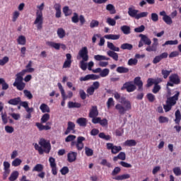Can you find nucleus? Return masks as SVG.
I'll list each match as a JSON object with an SVG mask.
<instances>
[{
    "label": "nucleus",
    "mask_w": 181,
    "mask_h": 181,
    "mask_svg": "<svg viewBox=\"0 0 181 181\" xmlns=\"http://www.w3.org/2000/svg\"><path fill=\"white\" fill-rule=\"evenodd\" d=\"M23 94H24L25 97H26V98H28V100H32V98H33V95H32V93H30V90H24Z\"/></svg>",
    "instance_id": "de8ad7c7"
},
{
    "label": "nucleus",
    "mask_w": 181,
    "mask_h": 181,
    "mask_svg": "<svg viewBox=\"0 0 181 181\" xmlns=\"http://www.w3.org/2000/svg\"><path fill=\"white\" fill-rule=\"evenodd\" d=\"M139 10L132 8L131 7L128 9V15L131 16V18H134V19H137Z\"/></svg>",
    "instance_id": "393cba45"
},
{
    "label": "nucleus",
    "mask_w": 181,
    "mask_h": 181,
    "mask_svg": "<svg viewBox=\"0 0 181 181\" xmlns=\"http://www.w3.org/2000/svg\"><path fill=\"white\" fill-rule=\"evenodd\" d=\"M47 45L50 47H53L56 50H60V43H57L54 42H47Z\"/></svg>",
    "instance_id": "473e14b6"
},
{
    "label": "nucleus",
    "mask_w": 181,
    "mask_h": 181,
    "mask_svg": "<svg viewBox=\"0 0 181 181\" xmlns=\"http://www.w3.org/2000/svg\"><path fill=\"white\" fill-rule=\"evenodd\" d=\"M68 108H81V103L69 101Z\"/></svg>",
    "instance_id": "2f4dec72"
},
{
    "label": "nucleus",
    "mask_w": 181,
    "mask_h": 181,
    "mask_svg": "<svg viewBox=\"0 0 181 181\" xmlns=\"http://www.w3.org/2000/svg\"><path fill=\"white\" fill-rule=\"evenodd\" d=\"M113 95L115 100L120 103V104H117L115 105V108L117 110L120 115H124L127 111H130V110H132V105L131 104V101L127 100V98L124 96H121V94H119L118 92H115Z\"/></svg>",
    "instance_id": "f03ea898"
},
{
    "label": "nucleus",
    "mask_w": 181,
    "mask_h": 181,
    "mask_svg": "<svg viewBox=\"0 0 181 181\" xmlns=\"http://www.w3.org/2000/svg\"><path fill=\"white\" fill-rule=\"evenodd\" d=\"M127 64L129 66H136V64H138V59H136V58H131L129 59Z\"/></svg>",
    "instance_id": "5fc2aeb1"
},
{
    "label": "nucleus",
    "mask_w": 181,
    "mask_h": 181,
    "mask_svg": "<svg viewBox=\"0 0 181 181\" xmlns=\"http://www.w3.org/2000/svg\"><path fill=\"white\" fill-rule=\"evenodd\" d=\"M34 148L35 151H38L40 155H43V153H50V151H52V144H50V141L40 139L39 144H35Z\"/></svg>",
    "instance_id": "7ed1b4c3"
},
{
    "label": "nucleus",
    "mask_w": 181,
    "mask_h": 181,
    "mask_svg": "<svg viewBox=\"0 0 181 181\" xmlns=\"http://www.w3.org/2000/svg\"><path fill=\"white\" fill-rule=\"evenodd\" d=\"M21 163H22V160L19 158H16L13 162H12V165L17 167L21 165Z\"/></svg>",
    "instance_id": "338daca9"
},
{
    "label": "nucleus",
    "mask_w": 181,
    "mask_h": 181,
    "mask_svg": "<svg viewBox=\"0 0 181 181\" xmlns=\"http://www.w3.org/2000/svg\"><path fill=\"white\" fill-rule=\"evenodd\" d=\"M8 62H9V57H4L3 59H0V66H5Z\"/></svg>",
    "instance_id": "69168bd1"
},
{
    "label": "nucleus",
    "mask_w": 181,
    "mask_h": 181,
    "mask_svg": "<svg viewBox=\"0 0 181 181\" xmlns=\"http://www.w3.org/2000/svg\"><path fill=\"white\" fill-rule=\"evenodd\" d=\"M139 36V37H141L139 42V47H142L144 45H146L147 46H151V45L152 44V41L151 40V39H149V37H148V36L144 34H140Z\"/></svg>",
    "instance_id": "1a4fd4ad"
},
{
    "label": "nucleus",
    "mask_w": 181,
    "mask_h": 181,
    "mask_svg": "<svg viewBox=\"0 0 181 181\" xmlns=\"http://www.w3.org/2000/svg\"><path fill=\"white\" fill-rule=\"evenodd\" d=\"M110 74V69H104L103 70H101L100 73V77H107Z\"/></svg>",
    "instance_id": "864d4df0"
},
{
    "label": "nucleus",
    "mask_w": 181,
    "mask_h": 181,
    "mask_svg": "<svg viewBox=\"0 0 181 181\" xmlns=\"http://www.w3.org/2000/svg\"><path fill=\"white\" fill-rule=\"evenodd\" d=\"M106 9L110 12V15H114L117 13V11L115 10V6L114 5L109 4L106 6Z\"/></svg>",
    "instance_id": "7c9ffc66"
},
{
    "label": "nucleus",
    "mask_w": 181,
    "mask_h": 181,
    "mask_svg": "<svg viewBox=\"0 0 181 181\" xmlns=\"http://www.w3.org/2000/svg\"><path fill=\"white\" fill-rule=\"evenodd\" d=\"M72 134H76V124L73 122H68V127L64 132L65 135H69L70 132Z\"/></svg>",
    "instance_id": "dca6fc26"
},
{
    "label": "nucleus",
    "mask_w": 181,
    "mask_h": 181,
    "mask_svg": "<svg viewBox=\"0 0 181 181\" xmlns=\"http://www.w3.org/2000/svg\"><path fill=\"white\" fill-rule=\"evenodd\" d=\"M158 45H159L158 42V38H153V43L151 46L148 45L146 48V52H156L158 50Z\"/></svg>",
    "instance_id": "a211bd4d"
},
{
    "label": "nucleus",
    "mask_w": 181,
    "mask_h": 181,
    "mask_svg": "<svg viewBox=\"0 0 181 181\" xmlns=\"http://www.w3.org/2000/svg\"><path fill=\"white\" fill-rule=\"evenodd\" d=\"M163 21L167 24V25H172L173 23V21H172V18L169 16H165V17H163Z\"/></svg>",
    "instance_id": "49530a36"
},
{
    "label": "nucleus",
    "mask_w": 181,
    "mask_h": 181,
    "mask_svg": "<svg viewBox=\"0 0 181 181\" xmlns=\"http://www.w3.org/2000/svg\"><path fill=\"white\" fill-rule=\"evenodd\" d=\"M18 177H19V172L13 171L8 177V180L15 181Z\"/></svg>",
    "instance_id": "a19ab883"
},
{
    "label": "nucleus",
    "mask_w": 181,
    "mask_h": 181,
    "mask_svg": "<svg viewBox=\"0 0 181 181\" xmlns=\"http://www.w3.org/2000/svg\"><path fill=\"white\" fill-rule=\"evenodd\" d=\"M121 173V168L119 167H115L114 170L112 171V176H117V175H119V173Z\"/></svg>",
    "instance_id": "13d9d810"
},
{
    "label": "nucleus",
    "mask_w": 181,
    "mask_h": 181,
    "mask_svg": "<svg viewBox=\"0 0 181 181\" xmlns=\"http://www.w3.org/2000/svg\"><path fill=\"white\" fill-rule=\"evenodd\" d=\"M119 159L120 160H125L127 159V155L124 152H120L117 156L113 158L114 162H117Z\"/></svg>",
    "instance_id": "c85d7f7f"
},
{
    "label": "nucleus",
    "mask_w": 181,
    "mask_h": 181,
    "mask_svg": "<svg viewBox=\"0 0 181 181\" xmlns=\"http://www.w3.org/2000/svg\"><path fill=\"white\" fill-rule=\"evenodd\" d=\"M100 76L95 74H88L80 78V81H88V80H98Z\"/></svg>",
    "instance_id": "f3484780"
},
{
    "label": "nucleus",
    "mask_w": 181,
    "mask_h": 181,
    "mask_svg": "<svg viewBox=\"0 0 181 181\" xmlns=\"http://www.w3.org/2000/svg\"><path fill=\"white\" fill-rule=\"evenodd\" d=\"M43 165L42 164H36L35 167L33 168V172H43Z\"/></svg>",
    "instance_id": "79ce46f5"
},
{
    "label": "nucleus",
    "mask_w": 181,
    "mask_h": 181,
    "mask_svg": "<svg viewBox=\"0 0 181 181\" xmlns=\"http://www.w3.org/2000/svg\"><path fill=\"white\" fill-rule=\"evenodd\" d=\"M175 119H174L176 126L174 127V129L177 131V132H180L181 127H180V121H181V113L180 110H177L175 113Z\"/></svg>",
    "instance_id": "9d476101"
},
{
    "label": "nucleus",
    "mask_w": 181,
    "mask_h": 181,
    "mask_svg": "<svg viewBox=\"0 0 181 181\" xmlns=\"http://www.w3.org/2000/svg\"><path fill=\"white\" fill-rule=\"evenodd\" d=\"M68 162L72 163V162H75L76 159H77V153L74 151H70L68 155Z\"/></svg>",
    "instance_id": "b1692460"
},
{
    "label": "nucleus",
    "mask_w": 181,
    "mask_h": 181,
    "mask_svg": "<svg viewBox=\"0 0 181 181\" xmlns=\"http://www.w3.org/2000/svg\"><path fill=\"white\" fill-rule=\"evenodd\" d=\"M40 110L44 114L45 112H50V107H49L48 105L45 103L41 104V105L40 106Z\"/></svg>",
    "instance_id": "4c0bfd02"
},
{
    "label": "nucleus",
    "mask_w": 181,
    "mask_h": 181,
    "mask_svg": "<svg viewBox=\"0 0 181 181\" xmlns=\"http://www.w3.org/2000/svg\"><path fill=\"white\" fill-rule=\"evenodd\" d=\"M94 59H95L97 62H101V61H103V60H110V58L106 57L104 56V55H100V54L95 55V56H94Z\"/></svg>",
    "instance_id": "37998d69"
},
{
    "label": "nucleus",
    "mask_w": 181,
    "mask_h": 181,
    "mask_svg": "<svg viewBox=\"0 0 181 181\" xmlns=\"http://www.w3.org/2000/svg\"><path fill=\"white\" fill-rule=\"evenodd\" d=\"M144 30H145V25H141L139 27L134 28V32L136 33H142V32H144Z\"/></svg>",
    "instance_id": "4d7b16f0"
},
{
    "label": "nucleus",
    "mask_w": 181,
    "mask_h": 181,
    "mask_svg": "<svg viewBox=\"0 0 181 181\" xmlns=\"http://www.w3.org/2000/svg\"><path fill=\"white\" fill-rule=\"evenodd\" d=\"M89 118H94L95 117H98V109L97 106H92L91 109L89 111L88 115Z\"/></svg>",
    "instance_id": "5701e85b"
},
{
    "label": "nucleus",
    "mask_w": 181,
    "mask_h": 181,
    "mask_svg": "<svg viewBox=\"0 0 181 181\" xmlns=\"http://www.w3.org/2000/svg\"><path fill=\"white\" fill-rule=\"evenodd\" d=\"M107 47L110 50L107 52V56L112 57L115 62H118V53L115 52H119V47H115L112 42H107Z\"/></svg>",
    "instance_id": "423d86ee"
},
{
    "label": "nucleus",
    "mask_w": 181,
    "mask_h": 181,
    "mask_svg": "<svg viewBox=\"0 0 181 181\" xmlns=\"http://www.w3.org/2000/svg\"><path fill=\"white\" fill-rule=\"evenodd\" d=\"M105 39H107L108 40H118L121 35H114V34H109L104 36Z\"/></svg>",
    "instance_id": "c756f323"
},
{
    "label": "nucleus",
    "mask_w": 181,
    "mask_h": 181,
    "mask_svg": "<svg viewBox=\"0 0 181 181\" xmlns=\"http://www.w3.org/2000/svg\"><path fill=\"white\" fill-rule=\"evenodd\" d=\"M43 6L45 4L42 3L40 6H38L37 8L39 10L36 12V18L34 21V25H36L37 30H42L43 29Z\"/></svg>",
    "instance_id": "39448f33"
},
{
    "label": "nucleus",
    "mask_w": 181,
    "mask_h": 181,
    "mask_svg": "<svg viewBox=\"0 0 181 181\" xmlns=\"http://www.w3.org/2000/svg\"><path fill=\"white\" fill-rule=\"evenodd\" d=\"M54 9L56 11L55 18H62V5L59 3H56L54 5Z\"/></svg>",
    "instance_id": "4be33fe9"
},
{
    "label": "nucleus",
    "mask_w": 181,
    "mask_h": 181,
    "mask_svg": "<svg viewBox=\"0 0 181 181\" xmlns=\"http://www.w3.org/2000/svg\"><path fill=\"white\" fill-rule=\"evenodd\" d=\"M100 25V22L97 20H93L90 23V27L93 29L94 28H97Z\"/></svg>",
    "instance_id": "0e129e2a"
},
{
    "label": "nucleus",
    "mask_w": 181,
    "mask_h": 181,
    "mask_svg": "<svg viewBox=\"0 0 181 181\" xmlns=\"http://www.w3.org/2000/svg\"><path fill=\"white\" fill-rule=\"evenodd\" d=\"M21 15V13L19 11H16L13 13V17H12V22H16L18 21V18H19V16Z\"/></svg>",
    "instance_id": "bf43d9fd"
},
{
    "label": "nucleus",
    "mask_w": 181,
    "mask_h": 181,
    "mask_svg": "<svg viewBox=\"0 0 181 181\" xmlns=\"http://www.w3.org/2000/svg\"><path fill=\"white\" fill-rule=\"evenodd\" d=\"M58 88L61 92V95L62 97V101L61 102L62 107H64L66 105V100H67V97H66V92L64 91V88H63V86H62L61 83H57Z\"/></svg>",
    "instance_id": "4468645a"
},
{
    "label": "nucleus",
    "mask_w": 181,
    "mask_h": 181,
    "mask_svg": "<svg viewBox=\"0 0 181 181\" xmlns=\"http://www.w3.org/2000/svg\"><path fill=\"white\" fill-rule=\"evenodd\" d=\"M120 29L124 35H129L131 33V27L128 25H123Z\"/></svg>",
    "instance_id": "e433bc0d"
},
{
    "label": "nucleus",
    "mask_w": 181,
    "mask_h": 181,
    "mask_svg": "<svg viewBox=\"0 0 181 181\" xmlns=\"http://www.w3.org/2000/svg\"><path fill=\"white\" fill-rule=\"evenodd\" d=\"M116 71L120 74H124L126 73H129V69L124 66H119L117 68Z\"/></svg>",
    "instance_id": "72a5a7b5"
},
{
    "label": "nucleus",
    "mask_w": 181,
    "mask_h": 181,
    "mask_svg": "<svg viewBox=\"0 0 181 181\" xmlns=\"http://www.w3.org/2000/svg\"><path fill=\"white\" fill-rule=\"evenodd\" d=\"M76 138H77L76 135L70 134L67 136L66 138L65 139V142H73V141H74Z\"/></svg>",
    "instance_id": "052dcab7"
},
{
    "label": "nucleus",
    "mask_w": 181,
    "mask_h": 181,
    "mask_svg": "<svg viewBox=\"0 0 181 181\" xmlns=\"http://www.w3.org/2000/svg\"><path fill=\"white\" fill-rule=\"evenodd\" d=\"M170 73H172V71H168L166 69H163L161 71V74L163 76V78H168L169 76L170 75Z\"/></svg>",
    "instance_id": "3c124183"
},
{
    "label": "nucleus",
    "mask_w": 181,
    "mask_h": 181,
    "mask_svg": "<svg viewBox=\"0 0 181 181\" xmlns=\"http://www.w3.org/2000/svg\"><path fill=\"white\" fill-rule=\"evenodd\" d=\"M129 177H131V175L129 174H123V175H117L115 177H113L112 179L114 180H125L126 179H129Z\"/></svg>",
    "instance_id": "cd10ccee"
},
{
    "label": "nucleus",
    "mask_w": 181,
    "mask_h": 181,
    "mask_svg": "<svg viewBox=\"0 0 181 181\" xmlns=\"http://www.w3.org/2000/svg\"><path fill=\"white\" fill-rule=\"evenodd\" d=\"M146 98L148 100L149 103H153V101H155V100H156V98H155V95H153L152 93H148L146 95Z\"/></svg>",
    "instance_id": "680f3d73"
},
{
    "label": "nucleus",
    "mask_w": 181,
    "mask_h": 181,
    "mask_svg": "<svg viewBox=\"0 0 181 181\" xmlns=\"http://www.w3.org/2000/svg\"><path fill=\"white\" fill-rule=\"evenodd\" d=\"M32 61H29L28 64L26 65V69H23L22 71L18 73L16 75L15 82L13 83V87H16L17 90L22 91L26 87V83L23 82V76L26 73H33L35 69L32 68Z\"/></svg>",
    "instance_id": "f257e3e1"
},
{
    "label": "nucleus",
    "mask_w": 181,
    "mask_h": 181,
    "mask_svg": "<svg viewBox=\"0 0 181 181\" xmlns=\"http://www.w3.org/2000/svg\"><path fill=\"white\" fill-rule=\"evenodd\" d=\"M158 122L160 124H165L169 122V118L164 117V116H160L158 117Z\"/></svg>",
    "instance_id": "09e8293b"
},
{
    "label": "nucleus",
    "mask_w": 181,
    "mask_h": 181,
    "mask_svg": "<svg viewBox=\"0 0 181 181\" xmlns=\"http://www.w3.org/2000/svg\"><path fill=\"white\" fill-rule=\"evenodd\" d=\"M17 42L18 45H21V46H25V45H26V37L23 35H20L17 39Z\"/></svg>",
    "instance_id": "58836bf2"
},
{
    "label": "nucleus",
    "mask_w": 181,
    "mask_h": 181,
    "mask_svg": "<svg viewBox=\"0 0 181 181\" xmlns=\"http://www.w3.org/2000/svg\"><path fill=\"white\" fill-rule=\"evenodd\" d=\"M173 171V173L175 175V176H180L181 170L180 167L174 168Z\"/></svg>",
    "instance_id": "774afa93"
},
{
    "label": "nucleus",
    "mask_w": 181,
    "mask_h": 181,
    "mask_svg": "<svg viewBox=\"0 0 181 181\" xmlns=\"http://www.w3.org/2000/svg\"><path fill=\"white\" fill-rule=\"evenodd\" d=\"M107 149L111 150V153L113 155H117L120 151H122V147L121 146H114L112 143H107Z\"/></svg>",
    "instance_id": "f8f14e48"
},
{
    "label": "nucleus",
    "mask_w": 181,
    "mask_h": 181,
    "mask_svg": "<svg viewBox=\"0 0 181 181\" xmlns=\"http://www.w3.org/2000/svg\"><path fill=\"white\" fill-rule=\"evenodd\" d=\"M168 56V52H163L158 56H156L153 59V64H158L163 59H167Z\"/></svg>",
    "instance_id": "aec40b11"
},
{
    "label": "nucleus",
    "mask_w": 181,
    "mask_h": 181,
    "mask_svg": "<svg viewBox=\"0 0 181 181\" xmlns=\"http://www.w3.org/2000/svg\"><path fill=\"white\" fill-rule=\"evenodd\" d=\"M87 118L86 117H79L76 120V124H78L79 127H87Z\"/></svg>",
    "instance_id": "a878e982"
},
{
    "label": "nucleus",
    "mask_w": 181,
    "mask_h": 181,
    "mask_svg": "<svg viewBox=\"0 0 181 181\" xmlns=\"http://www.w3.org/2000/svg\"><path fill=\"white\" fill-rule=\"evenodd\" d=\"M49 119H50V115L49 113L44 114L40 119L41 122H36L35 127H37L39 131H49L52 129V122H47Z\"/></svg>",
    "instance_id": "20e7f679"
},
{
    "label": "nucleus",
    "mask_w": 181,
    "mask_h": 181,
    "mask_svg": "<svg viewBox=\"0 0 181 181\" xmlns=\"http://www.w3.org/2000/svg\"><path fill=\"white\" fill-rule=\"evenodd\" d=\"M122 91L126 90L127 93H134L136 90V86L134 84L132 81H127L123 84L121 88Z\"/></svg>",
    "instance_id": "6e6552de"
},
{
    "label": "nucleus",
    "mask_w": 181,
    "mask_h": 181,
    "mask_svg": "<svg viewBox=\"0 0 181 181\" xmlns=\"http://www.w3.org/2000/svg\"><path fill=\"white\" fill-rule=\"evenodd\" d=\"M87 61H84V59H82L80 62V68L81 70H83V71H86L87 70V63H86Z\"/></svg>",
    "instance_id": "6e6d98bb"
},
{
    "label": "nucleus",
    "mask_w": 181,
    "mask_h": 181,
    "mask_svg": "<svg viewBox=\"0 0 181 181\" xmlns=\"http://www.w3.org/2000/svg\"><path fill=\"white\" fill-rule=\"evenodd\" d=\"M21 97H17V98H14L12 99H10L8 101V104H9L10 105H19L20 103H21Z\"/></svg>",
    "instance_id": "bb28decb"
},
{
    "label": "nucleus",
    "mask_w": 181,
    "mask_h": 181,
    "mask_svg": "<svg viewBox=\"0 0 181 181\" xmlns=\"http://www.w3.org/2000/svg\"><path fill=\"white\" fill-rule=\"evenodd\" d=\"M134 46L129 43H124L121 45L120 49L122 50H132Z\"/></svg>",
    "instance_id": "c9c22d12"
},
{
    "label": "nucleus",
    "mask_w": 181,
    "mask_h": 181,
    "mask_svg": "<svg viewBox=\"0 0 181 181\" xmlns=\"http://www.w3.org/2000/svg\"><path fill=\"white\" fill-rule=\"evenodd\" d=\"M162 88L160 86V85H154V86H153V89H152V93H153V94H158V93L159 92V91H160V89H161Z\"/></svg>",
    "instance_id": "e2e57ef3"
},
{
    "label": "nucleus",
    "mask_w": 181,
    "mask_h": 181,
    "mask_svg": "<svg viewBox=\"0 0 181 181\" xmlns=\"http://www.w3.org/2000/svg\"><path fill=\"white\" fill-rule=\"evenodd\" d=\"M99 138L101 139H104L105 141H110L111 139V136L110 135H105V133L104 132H100L98 134Z\"/></svg>",
    "instance_id": "c03bdc74"
},
{
    "label": "nucleus",
    "mask_w": 181,
    "mask_h": 181,
    "mask_svg": "<svg viewBox=\"0 0 181 181\" xmlns=\"http://www.w3.org/2000/svg\"><path fill=\"white\" fill-rule=\"evenodd\" d=\"M169 81L173 83V84L178 85L180 84V76L177 74H172L169 76Z\"/></svg>",
    "instance_id": "6ab92c4d"
},
{
    "label": "nucleus",
    "mask_w": 181,
    "mask_h": 181,
    "mask_svg": "<svg viewBox=\"0 0 181 181\" xmlns=\"http://www.w3.org/2000/svg\"><path fill=\"white\" fill-rule=\"evenodd\" d=\"M66 59L64 62L63 69H70L71 67V54H66Z\"/></svg>",
    "instance_id": "412c9836"
},
{
    "label": "nucleus",
    "mask_w": 181,
    "mask_h": 181,
    "mask_svg": "<svg viewBox=\"0 0 181 181\" xmlns=\"http://www.w3.org/2000/svg\"><path fill=\"white\" fill-rule=\"evenodd\" d=\"M83 141H86V137L84 136H78L77 141H73L71 142V148H74V146H76L77 151H83L84 148V143H83Z\"/></svg>",
    "instance_id": "0eeeda50"
},
{
    "label": "nucleus",
    "mask_w": 181,
    "mask_h": 181,
    "mask_svg": "<svg viewBox=\"0 0 181 181\" xmlns=\"http://www.w3.org/2000/svg\"><path fill=\"white\" fill-rule=\"evenodd\" d=\"M124 146H136V141L134 139L127 140L124 144Z\"/></svg>",
    "instance_id": "f704fd0d"
},
{
    "label": "nucleus",
    "mask_w": 181,
    "mask_h": 181,
    "mask_svg": "<svg viewBox=\"0 0 181 181\" xmlns=\"http://www.w3.org/2000/svg\"><path fill=\"white\" fill-rule=\"evenodd\" d=\"M85 153L86 156H93L94 155V151L88 147H85Z\"/></svg>",
    "instance_id": "8fccbe9b"
},
{
    "label": "nucleus",
    "mask_w": 181,
    "mask_h": 181,
    "mask_svg": "<svg viewBox=\"0 0 181 181\" xmlns=\"http://www.w3.org/2000/svg\"><path fill=\"white\" fill-rule=\"evenodd\" d=\"M179 43V41L177 40H168L166 41L164 44H163V47L168 46V45H177Z\"/></svg>",
    "instance_id": "603ef678"
},
{
    "label": "nucleus",
    "mask_w": 181,
    "mask_h": 181,
    "mask_svg": "<svg viewBox=\"0 0 181 181\" xmlns=\"http://www.w3.org/2000/svg\"><path fill=\"white\" fill-rule=\"evenodd\" d=\"M179 95H180V92L179 90L175 91V94L173 96L167 98L166 104H170L171 105H176V103L179 100Z\"/></svg>",
    "instance_id": "9b49d317"
},
{
    "label": "nucleus",
    "mask_w": 181,
    "mask_h": 181,
    "mask_svg": "<svg viewBox=\"0 0 181 181\" xmlns=\"http://www.w3.org/2000/svg\"><path fill=\"white\" fill-rule=\"evenodd\" d=\"M78 56L83 62H88V49L87 47H82L78 52Z\"/></svg>",
    "instance_id": "ddd939ff"
},
{
    "label": "nucleus",
    "mask_w": 181,
    "mask_h": 181,
    "mask_svg": "<svg viewBox=\"0 0 181 181\" xmlns=\"http://www.w3.org/2000/svg\"><path fill=\"white\" fill-rule=\"evenodd\" d=\"M134 86H137L139 91H144V82H142V80H141L140 76H136L134 79Z\"/></svg>",
    "instance_id": "2eb2a0df"
},
{
    "label": "nucleus",
    "mask_w": 181,
    "mask_h": 181,
    "mask_svg": "<svg viewBox=\"0 0 181 181\" xmlns=\"http://www.w3.org/2000/svg\"><path fill=\"white\" fill-rule=\"evenodd\" d=\"M57 33L59 39H63L66 36V31L62 28H58Z\"/></svg>",
    "instance_id": "ea45409f"
},
{
    "label": "nucleus",
    "mask_w": 181,
    "mask_h": 181,
    "mask_svg": "<svg viewBox=\"0 0 181 181\" xmlns=\"http://www.w3.org/2000/svg\"><path fill=\"white\" fill-rule=\"evenodd\" d=\"M106 104H107V110H110V108H111V107H114V105H115V102L114 101V98H110L107 100V102Z\"/></svg>",
    "instance_id": "a18cd8bd"
}]
</instances>
